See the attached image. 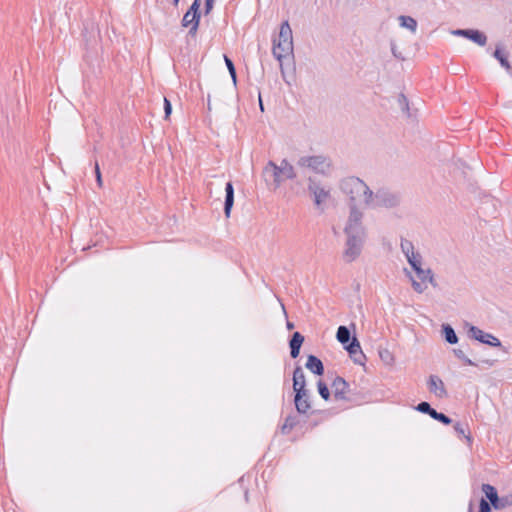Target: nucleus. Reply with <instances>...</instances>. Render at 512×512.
<instances>
[{
    "label": "nucleus",
    "mask_w": 512,
    "mask_h": 512,
    "mask_svg": "<svg viewBox=\"0 0 512 512\" xmlns=\"http://www.w3.org/2000/svg\"><path fill=\"white\" fill-rule=\"evenodd\" d=\"M297 164L300 167L309 168L320 174H327L331 168L330 159L322 155L303 156L299 158Z\"/></svg>",
    "instance_id": "39448f33"
},
{
    "label": "nucleus",
    "mask_w": 512,
    "mask_h": 512,
    "mask_svg": "<svg viewBox=\"0 0 512 512\" xmlns=\"http://www.w3.org/2000/svg\"><path fill=\"white\" fill-rule=\"evenodd\" d=\"M413 270L417 274V277L419 278L420 281H417L411 275L410 272H408L407 270H405V271H406L407 277H409V279L411 281L412 288L414 289L415 292H417L419 294L423 293L427 288V285H426L427 282L430 283L433 287L437 286L434 274L431 269H429V268L423 269L422 266H420V267L414 268Z\"/></svg>",
    "instance_id": "20e7f679"
},
{
    "label": "nucleus",
    "mask_w": 512,
    "mask_h": 512,
    "mask_svg": "<svg viewBox=\"0 0 512 512\" xmlns=\"http://www.w3.org/2000/svg\"><path fill=\"white\" fill-rule=\"evenodd\" d=\"M294 403L296 410L300 414H306L311 409L308 391H298L297 393H295Z\"/></svg>",
    "instance_id": "4468645a"
},
{
    "label": "nucleus",
    "mask_w": 512,
    "mask_h": 512,
    "mask_svg": "<svg viewBox=\"0 0 512 512\" xmlns=\"http://www.w3.org/2000/svg\"><path fill=\"white\" fill-rule=\"evenodd\" d=\"M200 15H194L187 11L181 21L183 27L189 28V35L194 37L198 31Z\"/></svg>",
    "instance_id": "ddd939ff"
},
{
    "label": "nucleus",
    "mask_w": 512,
    "mask_h": 512,
    "mask_svg": "<svg viewBox=\"0 0 512 512\" xmlns=\"http://www.w3.org/2000/svg\"><path fill=\"white\" fill-rule=\"evenodd\" d=\"M259 106H260V109L263 111V104H262V100H261V97L259 96Z\"/></svg>",
    "instance_id": "49530a36"
},
{
    "label": "nucleus",
    "mask_w": 512,
    "mask_h": 512,
    "mask_svg": "<svg viewBox=\"0 0 512 512\" xmlns=\"http://www.w3.org/2000/svg\"><path fill=\"white\" fill-rule=\"evenodd\" d=\"M496 505L497 506H494L495 509H504L506 507L512 506V494L499 497Z\"/></svg>",
    "instance_id": "bb28decb"
},
{
    "label": "nucleus",
    "mask_w": 512,
    "mask_h": 512,
    "mask_svg": "<svg viewBox=\"0 0 512 512\" xmlns=\"http://www.w3.org/2000/svg\"><path fill=\"white\" fill-rule=\"evenodd\" d=\"M286 326L288 330H292L294 328V324L289 321L287 322Z\"/></svg>",
    "instance_id": "37998d69"
},
{
    "label": "nucleus",
    "mask_w": 512,
    "mask_h": 512,
    "mask_svg": "<svg viewBox=\"0 0 512 512\" xmlns=\"http://www.w3.org/2000/svg\"><path fill=\"white\" fill-rule=\"evenodd\" d=\"M345 348L349 352L350 356L352 357L355 363L363 364V361L365 360V355L361 350L359 341L355 337L348 345H346Z\"/></svg>",
    "instance_id": "2eb2a0df"
},
{
    "label": "nucleus",
    "mask_w": 512,
    "mask_h": 512,
    "mask_svg": "<svg viewBox=\"0 0 512 512\" xmlns=\"http://www.w3.org/2000/svg\"><path fill=\"white\" fill-rule=\"evenodd\" d=\"M400 248L405 257H408L409 255H412L416 252L413 243L405 238H401Z\"/></svg>",
    "instance_id": "393cba45"
},
{
    "label": "nucleus",
    "mask_w": 512,
    "mask_h": 512,
    "mask_svg": "<svg viewBox=\"0 0 512 512\" xmlns=\"http://www.w3.org/2000/svg\"><path fill=\"white\" fill-rule=\"evenodd\" d=\"M306 368L316 375L324 373V366L322 361L314 355H309L306 362Z\"/></svg>",
    "instance_id": "a211bd4d"
},
{
    "label": "nucleus",
    "mask_w": 512,
    "mask_h": 512,
    "mask_svg": "<svg viewBox=\"0 0 512 512\" xmlns=\"http://www.w3.org/2000/svg\"><path fill=\"white\" fill-rule=\"evenodd\" d=\"M164 111H165V118L167 119L172 111L171 103L167 98H164Z\"/></svg>",
    "instance_id": "ea45409f"
},
{
    "label": "nucleus",
    "mask_w": 512,
    "mask_h": 512,
    "mask_svg": "<svg viewBox=\"0 0 512 512\" xmlns=\"http://www.w3.org/2000/svg\"><path fill=\"white\" fill-rule=\"evenodd\" d=\"M293 51L292 29L286 20L280 26L278 37L273 39L272 47L273 56L279 61L281 69L283 67V60L293 57Z\"/></svg>",
    "instance_id": "7ed1b4c3"
},
{
    "label": "nucleus",
    "mask_w": 512,
    "mask_h": 512,
    "mask_svg": "<svg viewBox=\"0 0 512 512\" xmlns=\"http://www.w3.org/2000/svg\"><path fill=\"white\" fill-rule=\"evenodd\" d=\"M453 352H454L455 356L458 359L462 360L466 365H471V366L476 365L470 358H468L465 355V353L462 349H454Z\"/></svg>",
    "instance_id": "473e14b6"
},
{
    "label": "nucleus",
    "mask_w": 512,
    "mask_h": 512,
    "mask_svg": "<svg viewBox=\"0 0 512 512\" xmlns=\"http://www.w3.org/2000/svg\"><path fill=\"white\" fill-rule=\"evenodd\" d=\"M306 380L303 369L300 366H297L293 372V390L295 393L306 391Z\"/></svg>",
    "instance_id": "dca6fc26"
},
{
    "label": "nucleus",
    "mask_w": 512,
    "mask_h": 512,
    "mask_svg": "<svg viewBox=\"0 0 512 512\" xmlns=\"http://www.w3.org/2000/svg\"><path fill=\"white\" fill-rule=\"evenodd\" d=\"M490 511H491L490 504L485 499H481L480 505H479V512H490Z\"/></svg>",
    "instance_id": "e433bc0d"
},
{
    "label": "nucleus",
    "mask_w": 512,
    "mask_h": 512,
    "mask_svg": "<svg viewBox=\"0 0 512 512\" xmlns=\"http://www.w3.org/2000/svg\"><path fill=\"white\" fill-rule=\"evenodd\" d=\"M300 353V348L290 347V354L292 358H297Z\"/></svg>",
    "instance_id": "79ce46f5"
},
{
    "label": "nucleus",
    "mask_w": 512,
    "mask_h": 512,
    "mask_svg": "<svg viewBox=\"0 0 512 512\" xmlns=\"http://www.w3.org/2000/svg\"><path fill=\"white\" fill-rule=\"evenodd\" d=\"M432 418L437 420V421H439V422H441V423H443V424H445V425H449L452 422V420L448 416H446L443 413H439L437 411L433 413V417Z\"/></svg>",
    "instance_id": "f704fd0d"
},
{
    "label": "nucleus",
    "mask_w": 512,
    "mask_h": 512,
    "mask_svg": "<svg viewBox=\"0 0 512 512\" xmlns=\"http://www.w3.org/2000/svg\"><path fill=\"white\" fill-rule=\"evenodd\" d=\"M399 25L402 28H406L413 34L417 31V21L411 16L401 15L398 17Z\"/></svg>",
    "instance_id": "6ab92c4d"
},
{
    "label": "nucleus",
    "mask_w": 512,
    "mask_h": 512,
    "mask_svg": "<svg viewBox=\"0 0 512 512\" xmlns=\"http://www.w3.org/2000/svg\"><path fill=\"white\" fill-rule=\"evenodd\" d=\"M263 173H264L266 180H268V178L272 179L275 189L280 187L281 183L284 181L282 172L280 170V166L276 165L273 161H269L267 163V165L264 168Z\"/></svg>",
    "instance_id": "9d476101"
},
{
    "label": "nucleus",
    "mask_w": 512,
    "mask_h": 512,
    "mask_svg": "<svg viewBox=\"0 0 512 512\" xmlns=\"http://www.w3.org/2000/svg\"><path fill=\"white\" fill-rule=\"evenodd\" d=\"M281 308H282L284 315L287 316V312H286V309H285V306L283 303H281Z\"/></svg>",
    "instance_id": "a18cd8bd"
},
{
    "label": "nucleus",
    "mask_w": 512,
    "mask_h": 512,
    "mask_svg": "<svg viewBox=\"0 0 512 512\" xmlns=\"http://www.w3.org/2000/svg\"><path fill=\"white\" fill-rule=\"evenodd\" d=\"M453 35L465 37L479 46H485L487 43V36L476 29H457L452 31Z\"/></svg>",
    "instance_id": "1a4fd4ad"
},
{
    "label": "nucleus",
    "mask_w": 512,
    "mask_h": 512,
    "mask_svg": "<svg viewBox=\"0 0 512 512\" xmlns=\"http://www.w3.org/2000/svg\"><path fill=\"white\" fill-rule=\"evenodd\" d=\"M443 335L445 337V340L449 344H456L458 342V337L454 331V329L449 324H444L442 326Z\"/></svg>",
    "instance_id": "5701e85b"
},
{
    "label": "nucleus",
    "mask_w": 512,
    "mask_h": 512,
    "mask_svg": "<svg viewBox=\"0 0 512 512\" xmlns=\"http://www.w3.org/2000/svg\"><path fill=\"white\" fill-rule=\"evenodd\" d=\"M344 233L346 241L343 258L350 263L361 255L368 236V230L364 223V210H349Z\"/></svg>",
    "instance_id": "f257e3e1"
},
{
    "label": "nucleus",
    "mask_w": 512,
    "mask_h": 512,
    "mask_svg": "<svg viewBox=\"0 0 512 512\" xmlns=\"http://www.w3.org/2000/svg\"><path fill=\"white\" fill-rule=\"evenodd\" d=\"M317 387H318V392H319L320 396L326 401L329 400L330 392H329L327 385L322 381H318Z\"/></svg>",
    "instance_id": "2f4dec72"
},
{
    "label": "nucleus",
    "mask_w": 512,
    "mask_h": 512,
    "mask_svg": "<svg viewBox=\"0 0 512 512\" xmlns=\"http://www.w3.org/2000/svg\"><path fill=\"white\" fill-rule=\"evenodd\" d=\"M213 8V0L205 1V12L208 14Z\"/></svg>",
    "instance_id": "a19ab883"
},
{
    "label": "nucleus",
    "mask_w": 512,
    "mask_h": 512,
    "mask_svg": "<svg viewBox=\"0 0 512 512\" xmlns=\"http://www.w3.org/2000/svg\"><path fill=\"white\" fill-rule=\"evenodd\" d=\"M408 263L412 267V269L422 266V256L419 252H415L412 255L406 257Z\"/></svg>",
    "instance_id": "a878e982"
},
{
    "label": "nucleus",
    "mask_w": 512,
    "mask_h": 512,
    "mask_svg": "<svg viewBox=\"0 0 512 512\" xmlns=\"http://www.w3.org/2000/svg\"><path fill=\"white\" fill-rule=\"evenodd\" d=\"M337 340L342 344H347L350 341V331L346 326H339L336 333Z\"/></svg>",
    "instance_id": "b1692460"
},
{
    "label": "nucleus",
    "mask_w": 512,
    "mask_h": 512,
    "mask_svg": "<svg viewBox=\"0 0 512 512\" xmlns=\"http://www.w3.org/2000/svg\"><path fill=\"white\" fill-rule=\"evenodd\" d=\"M224 213L227 218L230 217L231 209L234 204V188L232 182H227L225 186Z\"/></svg>",
    "instance_id": "f3484780"
},
{
    "label": "nucleus",
    "mask_w": 512,
    "mask_h": 512,
    "mask_svg": "<svg viewBox=\"0 0 512 512\" xmlns=\"http://www.w3.org/2000/svg\"><path fill=\"white\" fill-rule=\"evenodd\" d=\"M399 203L400 198L397 194L385 189H379L376 192H372V202L369 209H376L379 207L393 208Z\"/></svg>",
    "instance_id": "423d86ee"
},
{
    "label": "nucleus",
    "mask_w": 512,
    "mask_h": 512,
    "mask_svg": "<svg viewBox=\"0 0 512 512\" xmlns=\"http://www.w3.org/2000/svg\"><path fill=\"white\" fill-rule=\"evenodd\" d=\"M304 342V337L299 332H295L290 339L289 345L294 348H301Z\"/></svg>",
    "instance_id": "c85d7f7f"
},
{
    "label": "nucleus",
    "mask_w": 512,
    "mask_h": 512,
    "mask_svg": "<svg viewBox=\"0 0 512 512\" xmlns=\"http://www.w3.org/2000/svg\"><path fill=\"white\" fill-rule=\"evenodd\" d=\"M201 5V0H194L188 11H190L194 15H200L199 9Z\"/></svg>",
    "instance_id": "c9c22d12"
},
{
    "label": "nucleus",
    "mask_w": 512,
    "mask_h": 512,
    "mask_svg": "<svg viewBox=\"0 0 512 512\" xmlns=\"http://www.w3.org/2000/svg\"><path fill=\"white\" fill-rule=\"evenodd\" d=\"M468 334L471 338H473L481 343L487 344L489 346H492V347H501L502 346L501 341L497 337H495L494 335H492L490 333L484 332L483 330H481L480 328H478L476 326L471 325L468 329Z\"/></svg>",
    "instance_id": "6e6552de"
},
{
    "label": "nucleus",
    "mask_w": 512,
    "mask_h": 512,
    "mask_svg": "<svg viewBox=\"0 0 512 512\" xmlns=\"http://www.w3.org/2000/svg\"><path fill=\"white\" fill-rule=\"evenodd\" d=\"M296 424V421H295V418L294 417H287L283 426H282V432L283 433H288L290 430L293 429V427L295 426Z\"/></svg>",
    "instance_id": "72a5a7b5"
},
{
    "label": "nucleus",
    "mask_w": 512,
    "mask_h": 512,
    "mask_svg": "<svg viewBox=\"0 0 512 512\" xmlns=\"http://www.w3.org/2000/svg\"><path fill=\"white\" fill-rule=\"evenodd\" d=\"M308 190L313 195L314 204L320 207L330 198V190L309 178Z\"/></svg>",
    "instance_id": "0eeeda50"
},
{
    "label": "nucleus",
    "mask_w": 512,
    "mask_h": 512,
    "mask_svg": "<svg viewBox=\"0 0 512 512\" xmlns=\"http://www.w3.org/2000/svg\"><path fill=\"white\" fill-rule=\"evenodd\" d=\"M428 389L431 393L439 398L447 396V391L444 382L436 375H431L428 379Z\"/></svg>",
    "instance_id": "f8f14e48"
},
{
    "label": "nucleus",
    "mask_w": 512,
    "mask_h": 512,
    "mask_svg": "<svg viewBox=\"0 0 512 512\" xmlns=\"http://www.w3.org/2000/svg\"><path fill=\"white\" fill-rule=\"evenodd\" d=\"M398 101H399V104H400V106L402 107V109L404 111H408L409 110L408 100H407V98L403 94L399 95Z\"/></svg>",
    "instance_id": "4c0bfd02"
},
{
    "label": "nucleus",
    "mask_w": 512,
    "mask_h": 512,
    "mask_svg": "<svg viewBox=\"0 0 512 512\" xmlns=\"http://www.w3.org/2000/svg\"><path fill=\"white\" fill-rule=\"evenodd\" d=\"M416 410H418L421 413H425L430 415V417H433V413L436 412L435 409H433L428 402H421L417 405Z\"/></svg>",
    "instance_id": "c756f323"
},
{
    "label": "nucleus",
    "mask_w": 512,
    "mask_h": 512,
    "mask_svg": "<svg viewBox=\"0 0 512 512\" xmlns=\"http://www.w3.org/2000/svg\"><path fill=\"white\" fill-rule=\"evenodd\" d=\"M339 188L347 198L348 210L369 209L372 202V190L360 178L350 176L342 179Z\"/></svg>",
    "instance_id": "f03ea898"
},
{
    "label": "nucleus",
    "mask_w": 512,
    "mask_h": 512,
    "mask_svg": "<svg viewBox=\"0 0 512 512\" xmlns=\"http://www.w3.org/2000/svg\"><path fill=\"white\" fill-rule=\"evenodd\" d=\"M494 58H496L500 65L508 72L511 73L512 67L507 59V56L501 51L499 47L493 53Z\"/></svg>",
    "instance_id": "4be33fe9"
},
{
    "label": "nucleus",
    "mask_w": 512,
    "mask_h": 512,
    "mask_svg": "<svg viewBox=\"0 0 512 512\" xmlns=\"http://www.w3.org/2000/svg\"><path fill=\"white\" fill-rule=\"evenodd\" d=\"M224 61L229 71V74L231 75L233 83L236 84V70L232 60L228 56L224 55Z\"/></svg>",
    "instance_id": "7c9ffc66"
},
{
    "label": "nucleus",
    "mask_w": 512,
    "mask_h": 512,
    "mask_svg": "<svg viewBox=\"0 0 512 512\" xmlns=\"http://www.w3.org/2000/svg\"><path fill=\"white\" fill-rule=\"evenodd\" d=\"M279 166L284 180L294 179L296 177L294 167L286 159H283Z\"/></svg>",
    "instance_id": "412c9836"
},
{
    "label": "nucleus",
    "mask_w": 512,
    "mask_h": 512,
    "mask_svg": "<svg viewBox=\"0 0 512 512\" xmlns=\"http://www.w3.org/2000/svg\"><path fill=\"white\" fill-rule=\"evenodd\" d=\"M453 427H454L455 432L458 433L459 435L464 436L468 442L472 441L470 433L468 432L467 428L463 424L457 422L454 424Z\"/></svg>",
    "instance_id": "cd10ccee"
},
{
    "label": "nucleus",
    "mask_w": 512,
    "mask_h": 512,
    "mask_svg": "<svg viewBox=\"0 0 512 512\" xmlns=\"http://www.w3.org/2000/svg\"><path fill=\"white\" fill-rule=\"evenodd\" d=\"M95 175H96V181H97L98 186L102 187L103 182H102L99 164L97 162L95 163Z\"/></svg>",
    "instance_id": "58836bf2"
},
{
    "label": "nucleus",
    "mask_w": 512,
    "mask_h": 512,
    "mask_svg": "<svg viewBox=\"0 0 512 512\" xmlns=\"http://www.w3.org/2000/svg\"><path fill=\"white\" fill-rule=\"evenodd\" d=\"M178 3H179V0H173V4H174L175 6H177V5H178Z\"/></svg>",
    "instance_id": "de8ad7c7"
},
{
    "label": "nucleus",
    "mask_w": 512,
    "mask_h": 512,
    "mask_svg": "<svg viewBox=\"0 0 512 512\" xmlns=\"http://www.w3.org/2000/svg\"><path fill=\"white\" fill-rule=\"evenodd\" d=\"M207 107H208V110H211V100H210V95H208V99H207Z\"/></svg>",
    "instance_id": "c03bdc74"
},
{
    "label": "nucleus",
    "mask_w": 512,
    "mask_h": 512,
    "mask_svg": "<svg viewBox=\"0 0 512 512\" xmlns=\"http://www.w3.org/2000/svg\"><path fill=\"white\" fill-rule=\"evenodd\" d=\"M482 491L485 494V496L487 497V499L490 501L491 505L493 507L497 506L496 502H498L499 496H498V493H497L495 487H493L490 484H483Z\"/></svg>",
    "instance_id": "aec40b11"
},
{
    "label": "nucleus",
    "mask_w": 512,
    "mask_h": 512,
    "mask_svg": "<svg viewBox=\"0 0 512 512\" xmlns=\"http://www.w3.org/2000/svg\"><path fill=\"white\" fill-rule=\"evenodd\" d=\"M333 395L337 400H346L347 394L349 393L350 386L346 380L340 376H337L331 384Z\"/></svg>",
    "instance_id": "9b49d317"
}]
</instances>
